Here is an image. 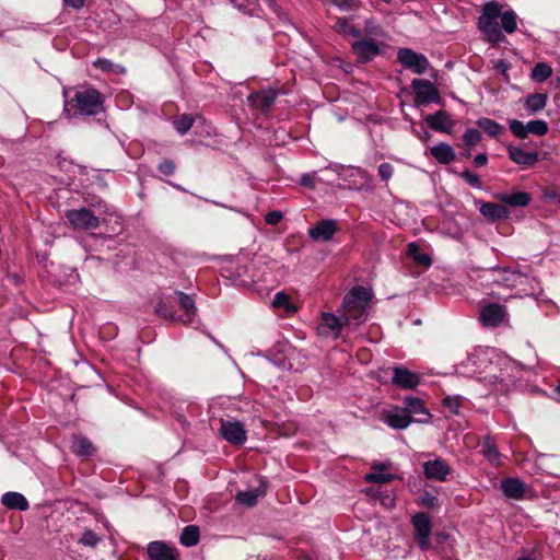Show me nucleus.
<instances>
[{
  "instance_id": "nucleus-5",
  "label": "nucleus",
  "mask_w": 560,
  "mask_h": 560,
  "mask_svg": "<svg viewBox=\"0 0 560 560\" xmlns=\"http://www.w3.org/2000/svg\"><path fill=\"white\" fill-rule=\"evenodd\" d=\"M411 88L415 91L416 106L420 107L428 105L429 103H442L440 92L431 81L425 79H413Z\"/></svg>"
},
{
  "instance_id": "nucleus-53",
  "label": "nucleus",
  "mask_w": 560,
  "mask_h": 560,
  "mask_svg": "<svg viewBox=\"0 0 560 560\" xmlns=\"http://www.w3.org/2000/svg\"><path fill=\"white\" fill-rule=\"evenodd\" d=\"M300 184L304 187L315 188V185H316L315 174H303L300 178Z\"/></svg>"
},
{
  "instance_id": "nucleus-46",
  "label": "nucleus",
  "mask_w": 560,
  "mask_h": 560,
  "mask_svg": "<svg viewBox=\"0 0 560 560\" xmlns=\"http://www.w3.org/2000/svg\"><path fill=\"white\" fill-rule=\"evenodd\" d=\"M463 139L467 147H474L480 141L481 133L479 130L470 128L465 131Z\"/></svg>"
},
{
  "instance_id": "nucleus-12",
  "label": "nucleus",
  "mask_w": 560,
  "mask_h": 560,
  "mask_svg": "<svg viewBox=\"0 0 560 560\" xmlns=\"http://www.w3.org/2000/svg\"><path fill=\"white\" fill-rule=\"evenodd\" d=\"M508 153L510 160L524 170L535 166L539 161V153L537 151H525L512 144L508 147Z\"/></svg>"
},
{
  "instance_id": "nucleus-8",
  "label": "nucleus",
  "mask_w": 560,
  "mask_h": 560,
  "mask_svg": "<svg viewBox=\"0 0 560 560\" xmlns=\"http://www.w3.org/2000/svg\"><path fill=\"white\" fill-rule=\"evenodd\" d=\"M66 218L74 229L95 230L100 226V219L88 208L68 210Z\"/></svg>"
},
{
  "instance_id": "nucleus-64",
  "label": "nucleus",
  "mask_w": 560,
  "mask_h": 560,
  "mask_svg": "<svg viewBox=\"0 0 560 560\" xmlns=\"http://www.w3.org/2000/svg\"><path fill=\"white\" fill-rule=\"evenodd\" d=\"M465 366H466V364H465V362H463V363H460V365H459L458 368H459V369H463V368H465Z\"/></svg>"
},
{
  "instance_id": "nucleus-16",
  "label": "nucleus",
  "mask_w": 560,
  "mask_h": 560,
  "mask_svg": "<svg viewBox=\"0 0 560 560\" xmlns=\"http://www.w3.org/2000/svg\"><path fill=\"white\" fill-rule=\"evenodd\" d=\"M383 422L395 430L407 429L413 419L402 409L394 408L383 413Z\"/></svg>"
},
{
  "instance_id": "nucleus-62",
  "label": "nucleus",
  "mask_w": 560,
  "mask_h": 560,
  "mask_svg": "<svg viewBox=\"0 0 560 560\" xmlns=\"http://www.w3.org/2000/svg\"><path fill=\"white\" fill-rule=\"evenodd\" d=\"M555 393L560 397V383L556 386Z\"/></svg>"
},
{
  "instance_id": "nucleus-61",
  "label": "nucleus",
  "mask_w": 560,
  "mask_h": 560,
  "mask_svg": "<svg viewBox=\"0 0 560 560\" xmlns=\"http://www.w3.org/2000/svg\"><path fill=\"white\" fill-rule=\"evenodd\" d=\"M515 560H534L530 556H521Z\"/></svg>"
},
{
  "instance_id": "nucleus-63",
  "label": "nucleus",
  "mask_w": 560,
  "mask_h": 560,
  "mask_svg": "<svg viewBox=\"0 0 560 560\" xmlns=\"http://www.w3.org/2000/svg\"><path fill=\"white\" fill-rule=\"evenodd\" d=\"M362 177H368V173L365 171L359 170Z\"/></svg>"
},
{
  "instance_id": "nucleus-38",
  "label": "nucleus",
  "mask_w": 560,
  "mask_h": 560,
  "mask_svg": "<svg viewBox=\"0 0 560 560\" xmlns=\"http://www.w3.org/2000/svg\"><path fill=\"white\" fill-rule=\"evenodd\" d=\"M174 127L179 135H185L192 127L194 117L189 114H182L174 119Z\"/></svg>"
},
{
  "instance_id": "nucleus-24",
  "label": "nucleus",
  "mask_w": 560,
  "mask_h": 560,
  "mask_svg": "<svg viewBox=\"0 0 560 560\" xmlns=\"http://www.w3.org/2000/svg\"><path fill=\"white\" fill-rule=\"evenodd\" d=\"M389 467L390 464H373L372 471L366 474L364 477L365 481L370 483H387L397 479L396 475L385 472Z\"/></svg>"
},
{
  "instance_id": "nucleus-49",
  "label": "nucleus",
  "mask_w": 560,
  "mask_h": 560,
  "mask_svg": "<svg viewBox=\"0 0 560 560\" xmlns=\"http://www.w3.org/2000/svg\"><path fill=\"white\" fill-rule=\"evenodd\" d=\"M331 3L341 11H350L359 7L358 0H331Z\"/></svg>"
},
{
  "instance_id": "nucleus-31",
  "label": "nucleus",
  "mask_w": 560,
  "mask_h": 560,
  "mask_svg": "<svg viewBox=\"0 0 560 560\" xmlns=\"http://www.w3.org/2000/svg\"><path fill=\"white\" fill-rule=\"evenodd\" d=\"M547 100V94L534 93L525 97L524 105L529 113L535 114L537 112L542 110L546 107Z\"/></svg>"
},
{
  "instance_id": "nucleus-51",
  "label": "nucleus",
  "mask_w": 560,
  "mask_h": 560,
  "mask_svg": "<svg viewBox=\"0 0 560 560\" xmlns=\"http://www.w3.org/2000/svg\"><path fill=\"white\" fill-rule=\"evenodd\" d=\"M283 219V214L281 211L275 210L270 211L265 215L266 223L270 225H277Z\"/></svg>"
},
{
  "instance_id": "nucleus-59",
  "label": "nucleus",
  "mask_w": 560,
  "mask_h": 560,
  "mask_svg": "<svg viewBox=\"0 0 560 560\" xmlns=\"http://www.w3.org/2000/svg\"><path fill=\"white\" fill-rule=\"evenodd\" d=\"M544 196L546 199H555L557 197V192L551 190V191H544Z\"/></svg>"
},
{
  "instance_id": "nucleus-35",
  "label": "nucleus",
  "mask_w": 560,
  "mask_h": 560,
  "mask_svg": "<svg viewBox=\"0 0 560 560\" xmlns=\"http://www.w3.org/2000/svg\"><path fill=\"white\" fill-rule=\"evenodd\" d=\"M93 66L104 72H113V73H117V74H122L126 72V69L122 66L116 65L105 58H97L93 62Z\"/></svg>"
},
{
  "instance_id": "nucleus-26",
  "label": "nucleus",
  "mask_w": 560,
  "mask_h": 560,
  "mask_svg": "<svg viewBox=\"0 0 560 560\" xmlns=\"http://www.w3.org/2000/svg\"><path fill=\"white\" fill-rule=\"evenodd\" d=\"M480 452L486 457V459L492 465H499L501 459V454L498 451L494 439L487 434L483 440L480 442Z\"/></svg>"
},
{
  "instance_id": "nucleus-47",
  "label": "nucleus",
  "mask_w": 560,
  "mask_h": 560,
  "mask_svg": "<svg viewBox=\"0 0 560 560\" xmlns=\"http://www.w3.org/2000/svg\"><path fill=\"white\" fill-rule=\"evenodd\" d=\"M418 504L425 508H435L439 504V499L436 495H433L429 492H424L423 494L419 495Z\"/></svg>"
},
{
  "instance_id": "nucleus-32",
  "label": "nucleus",
  "mask_w": 560,
  "mask_h": 560,
  "mask_svg": "<svg viewBox=\"0 0 560 560\" xmlns=\"http://www.w3.org/2000/svg\"><path fill=\"white\" fill-rule=\"evenodd\" d=\"M272 306L275 308H283L288 314H293L298 311L295 304L291 301L290 295L285 292H277L272 300Z\"/></svg>"
},
{
  "instance_id": "nucleus-23",
  "label": "nucleus",
  "mask_w": 560,
  "mask_h": 560,
  "mask_svg": "<svg viewBox=\"0 0 560 560\" xmlns=\"http://www.w3.org/2000/svg\"><path fill=\"white\" fill-rule=\"evenodd\" d=\"M419 376L402 368H395L393 370V383L401 388H415L419 384Z\"/></svg>"
},
{
  "instance_id": "nucleus-18",
  "label": "nucleus",
  "mask_w": 560,
  "mask_h": 560,
  "mask_svg": "<svg viewBox=\"0 0 560 560\" xmlns=\"http://www.w3.org/2000/svg\"><path fill=\"white\" fill-rule=\"evenodd\" d=\"M494 198L503 206L525 208L532 201V196L526 191H502L494 194Z\"/></svg>"
},
{
  "instance_id": "nucleus-3",
  "label": "nucleus",
  "mask_w": 560,
  "mask_h": 560,
  "mask_svg": "<svg viewBox=\"0 0 560 560\" xmlns=\"http://www.w3.org/2000/svg\"><path fill=\"white\" fill-rule=\"evenodd\" d=\"M492 281L505 288H520V295H535L539 291V283L525 273L505 268H492L490 270Z\"/></svg>"
},
{
  "instance_id": "nucleus-21",
  "label": "nucleus",
  "mask_w": 560,
  "mask_h": 560,
  "mask_svg": "<svg viewBox=\"0 0 560 560\" xmlns=\"http://www.w3.org/2000/svg\"><path fill=\"white\" fill-rule=\"evenodd\" d=\"M178 304L184 311L183 316H177V320L184 324H190L197 315V307L191 295H188L182 291H175Z\"/></svg>"
},
{
  "instance_id": "nucleus-58",
  "label": "nucleus",
  "mask_w": 560,
  "mask_h": 560,
  "mask_svg": "<svg viewBox=\"0 0 560 560\" xmlns=\"http://www.w3.org/2000/svg\"><path fill=\"white\" fill-rule=\"evenodd\" d=\"M495 68L500 70L502 73H505L508 70V65L503 60H499L495 65Z\"/></svg>"
},
{
  "instance_id": "nucleus-43",
  "label": "nucleus",
  "mask_w": 560,
  "mask_h": 560,
  "mask_svg": "<svg viewBox=\"0 0 560 560\" xmlns=\"http://www.w3.org/2000/svg\"><path fill=\"white\" fill-rule=\"evenodd\" d=\"M100 541L101 537L91 529H85L79 539V544L91 548H94Z\"/></svg>"
},
{
  "instance_id": "nucleus-2",
  "label": "nucleus",
  "mask_w": 560,
  "mask_h": 560,
  "mask_svg": "<svg viewBox=\"0 0 560 560\" xmlns=\"http://www.w3.org/2000/svg\"><path fill=\"white\" fill-rule=\"evenodd\" d=\"M372 299L371 291L364 287H354L346 294L342 303V317L347 326H359L368 317V307Z\"/></svg>"
},
{
  "instance_id": "nucleus-60",
  "label": "nucleus",
  "mask_w": 560,
  "mask_h": 560,
  "mask_svg": "<svg viewBox=\"0 0 560 560\" xmlns=\"http://www.w3.org/2000/svg\"><path fill=\"white\" fill-rule=\"evenodd\" d=\"M476 357H477V354H475V353H474V354H470V355L467 358V363H472V364H475V363H476V362H475V358H476Z\"/></svg>"
},
{
  "instance_id": "nucleus-33",
  "label": "nucleus",
  "mask_w": 560,
  "mask_h": 560,
  "mask_svg": "<svg viewBox=\"0 0 560 560\" xmlns=\"http://www.w3.org/2000/svg\"><path fill=\"white\" fill-rule=\"evenodd\" d=\"M182 545L186 547H192L199 541V528L195 525L186 526L179 537Z\"/></svg>"
},
{
  "instance_id": "nucleus-56",
  "label": "nucleus",
  "mask_w": 560,
  "mask_h": 560,
  "mask_svg": "<svg viewBox=\"0 0 560 560\" xmlns=\"http://www.w3.org/2000/svg\"><path fill=\"white\" fill-rule=\"evenodd\" d=\"M85 0H63L65 4L75 10L81 9L84 5Z\"/></svg>"
},
{
  "instance_id": "nucleus-30",
  "label": "nucleus",
  "mask_w": 560,
  "mask_h": 560,
  "mask_svg": "<svg viewBox=\"0 0 560 560\" xmlns=\"http://www.w3.org/2000/svg\"><path fill=\"white\" fill-rule=\"evenodd\" d=\"M431 155L441 164H450L455 159L453 148L445 143H439L430 149Z\"/></svg>"
},
{
  "instance_id": "nucleus-54",
  "label": "nucleus",
  "mask_w": 560,
  "mask_h": 560,
  "mask_svg": "<svg viewBox=\"0 0 560 560\" xmlns=\"http://www.w3.org/2000/svg\"><path fill=\"white\" fill-rule=\"evenodd\" d=\"M415 261L418 262L421 266L429 267L432 264V259L428 254L424 253H418L413 257Z\"/></svg>"
},
{
  "instance_id": "nucleus-29",
  "label": "nucleus",
  "mask_w": 560,
  "mask_h": 560,
  "mask_svg": "<svg viewBox=\"0 0 560 560\" xmlns=\"http://www.w3.org/2000/svg\"><path fill=\"white\" fill-rule=\"evenodd\" d=\"M71 451L80 457L88 458L92 456L94 447L88 438L74 435L71 443Z\"/></svg>"
},
{
  "instance_id": "nucleus-10",
  "label": "nucleus",
  "mask_w": 560,
  "mask_h": 560,
  "mask_svg": "<svg viewBox=\"0 0 560 560\" xmlns=\"http://www.w3.org/2000/svg\"><path fill=\"white\" fill-rule=\"evenodd\" d=\"M351 47L358 61L362 63L373 60L382 52L380 43L374 38L358 39Z\"/></svg>"
},
{
  "instance_id": "nucleus-19",
  "label": "nucleus",
  "mask_w": 560,
  "mask_h": 560,
  "mask_svg": "<svg viewBox=\"0 0 560 560\" xmlns=\"http://www.w3.org/2000/svg\"><path fill=\"white\" fill-rule=\"evenodd\" d=\"M404 402H405V406H406L405 411L410 417H411V415L421 416L418 419H413V422H418V423H428V422H430V420L432 418V415L428 411V409L425 408L423 401L420 398L413 397V396H407L404 399Z\"/></svg>"
},
{
  "instance_id": "nucleus-15",
  "label": "nucleus",
  "mask_w": 560,
  "mask_h": 560,
  "mask_svg": "<svg viewBox=\"0 0 560 560\" xmlns=\"http://www.w3.org/2000/svg\"><path fill=\"white\" fill-rule=\"evenodd\" d=\"M423 472L428 479L444 481L451 474V468L444 459L435 458L423 464Z\"/></svg>"
},
{
  "instance_id": "nucleus-7",
  "label": "nucleus",
  "mask_w": 560,
  "mask_h": 560,
  "mask_svg": "<svg viewBox=\"0 0 560 560\" xmlns=\"http://www.w3.org/2000/svg\"><path fill=\"white\" fill-rule=\"evenodd\" d=\"M397 60L416 74L425 73L430 65L424 55L418 54L410 48H400L397 52Z\"/></svg>"
},
{
  "instance_id": "nucleus-22",
  "label": "nucleus",
  "mask_w": 560,
  "mask_h": 560,
  "mask_svg": "<svg viewBox=\"0 0 560 560\" xmlns=\"http://www.w3.org/2000/svg\"><path fill=\"white\" fill-rule=\"evenodd\" d=\"M343 326L347 325L343 323L342 315L336 316L331 313H323L318 329L322 334H331L335 337H338Z\"/></svg>"
},
{
  "instance_id": "nucleus-36",
  "label": "nucleus",
  "mask_w": 560,
  "mask_h": 560,
  "mask_svg": "<svg viewBox=\"0 0 560 560\" xmlns=\"http://www.w3.org/2000/svg\"><path fill=\"white\" fill-rule=\"evenodd\" d=\"M262 494H264V491H259V490L241 491L236 494V501L240 504H243L246 506H253L256 504L258 498Z\"/></svg>"
},
{
  "instance_id": "nucleus-13",
  "label": "nucleus",
  "mask_w": 560,
  "mask_h": 560,
  "mask_svg": "<svg viewBox=\"0 0 560 560\" xmlns=\"http://www.w3.org/2000/svg\"><path fill=\"white\" fill-rule=\"evenodd\" d=\"M337 232V221L325 219L308 230V235L313 241L328 242Z\"/></svg>"
},
{
  "instance_id": "nucleus-14",
  "label": "nucleus",
  "mask_w": 560,
  "mask_h": 560,
  "mask_svg": "<svg viewBox=\"0 0 560 560\" xmlns=\"http://www.w3.org/2000/svg\"><path fill=\"white\" fill-rule=\"evenodd\" d=\"M480 213L490 222L508 219L510 211L503 205H498L489 201L475 200Z\"/></svg>"
},
{
  "instance_id": "nucleus-28",
  "label": "nucleus",
  "mask_w": 560,
  "mask_h": 560,
  "mask_svg": "<svg viewBox=\"0 0 560 560\" xmlns=\"http://www.w3.org/2000/svg\"><path fill=\"white\" fill-rule=\"evenodd\" d=\"M1 503L10 510L26 511L28 509L26 498L19 492H5L1 498Z\"/></svg>"
},
{
  "instance_id": "nucleus-17",
  "label": "nucleus",
  "mask_w": 560,
  "mask_h": 560,
  "mask_svg": "<svg viewBox=\"0 0 560 560\" xmlns=\"http://www.w3.org/2000/svg\"><path fill=\"white\" fill-rule=\"evenodd\" d=\"M425 121L432 130L444 133H451L454 127V121L452 120L451 115L442 109L428 115L425 117Z\"/></svg>"
},
{
  "instance_id": "nucleus-9",
  "label": "nucleus",
  "mask_w": 560,
  "mask_h": 560,
  "mask_svg": "<svg viewBox=\"0 0 560 560\" xmlns=\"http://www.w3.org/2000/svg\"><path fill=\"white\" fill-rule=\"evenodd\" d=\"M220 435L233 445H243L247 440V432L240 421L220 420Z\"/></svg>"
},
{
  "instance_id": "nucleus-48",
  "label": "nucleus",
  "mask_w": 560,
  "mask_h": 560,
  "mask_svg": "<svg viewBox=\"0 0 560 560\" xmlns=\"http://www.w3.org/2000/svg\"><path fill=\"white\" fill-rule=\"evenodd\" d=\"M462 177L466 180V183L468 185H470L471 187L474 188H478L480 189L481 188V180H480V177L479 175L470 172L469 170H465L463 173H462Z\"/></svg>"
},
{
  "instance_id": "nucleus-6",
  "label": "nucleus",
  "mask_w": 560,
  "mask_h": 560,
  "mask_svg": "<svg viewBox=\"0 0 560 560\" xmlns=\"http://www.w3.org/2000/svg\"><path fill=\"white\" fill-rule=\"evenodd\" d=\"M411 524L415 529V539L421 550L425 551L430 548V536L432 533V523L428 514L418 512L411 517Z\"/></svg>"
},
{
  "instance_id": "nucleus-37",
  "label": "nucleus",
  "mask_w": 560,
  "mask_h": 560,
  "mask_svg": "<svg viewBox=\"0 0 560 560\" xmlns=\"http://www.w3.org/2000/svg\"><path fill=\"white\" fill-rule=\"evenodd\" d=\"M552 74L551 67L546 62L537 63L532 70V78L537 82H545Z\"/></svg>"
},
{
  "instance_id": "nucleus-20",
  "label": "nucleus",
  "mask_w": 560,
  "mask_h": 560,
  "mask_svg": "<svg viewBox=\"0 0 560 560\" xmlns=\"http://www.w3.org/2000/svg\"><path fill=\"white\" fill-rule=\"evenodd\" d=\"M277 96H278L277 90L267 89V90H261V91L252 93L248 96V102H249L250 106L266 112L273 105Z\"/></svg>"
},
{
  "instance_id": "nucleus-55",
  "label": "nucleus",
  "mask_w": 560,
  "mask_h": 560,
  "mask_svg": "<svg viewBox=\"0 0 560 560\" xmlns=\"http://www.w3.org/2000/svg\"><path fill=\"white\" fill-rule=\"evenodd\" d=\"M488 162V158L486 153H479L474 159V164L476 167H481L486 165Z\"/></svg>"
},
{
  "instance_id": "nucleus-45",
  "label": "nucleus",
  "mask_w": 560,
  "mask_h": 560,
  "mask_svg": "<svg viewBox=\"0 0 560 560\" xmlns=\"http://www.w3.org/2000/svg\"><path fill=\"white\" fill-rule=\"evenodd\" d=\"M510 130L520 139H525L527 137L526 125L521 120L512 119L510 121Z\"/></svg>"
},
{
  "instance_id": "nucleus-40",
  "label": "nucleus",
  "mask_w": 560,
  "mask_h": 560,
  "mask_svg": "<svg viewBox=\"0 0 560 560\" xmlns=\"http://www.w3.org/2000/svg\"><path fill=\"white\" fill-rule=\"evenodd\" d=\"M363 32L368 36L386 38V32L374 20H366L364 23Z\"/></svg>"
},
{
  "instance_id": "nucleus-27",
  "label": "nucleus",
  "mask_w": 560,
  "mask_h": 560,
  "mask_svg": "<svg viewBox=\"0 0 560 560\" xmlns=\"http://www.w3.org/2000/svg\"><path fill=\"white\" fill-rule=\"evenodd\" d=\"M148 556L150 560H175L173 549L161 541H152L149 544Z\"/></svg>"
},
{
  "instance_id": "nucleus-52",
  "label": "nucleus",
  "mask_w": 560,
  "mask_h": 560,
  "mask_svg": "<svg viewBox=\"0 0 560 560\" xmlns=\"http://www.w3.org/2000/svg\"><path fill=\"white\" fill-rule=\"evenodd\" d=\"M159 171L164 175H172L175 172V164L171 160H165L160 163Z\"/></svg>"
},
{
  "instance_id": "nucleus-57",
  "label": "nucleus",
  "mask_w": 560,
  "mask_h": 560,
  "mask_svg": "<svg viewBox=\"0 0 560 560\" xmlns=\"http://www.w3.org/2000/svg\"><path fill=\"white\" fill-rule=\"evenodd\" d=\"M418 253H419L418 245L416 243H410L408 245V255L413 258L415 255L418 254Z\"/></svg>"
},
{
  "instance_id": "nucleus-25",
  "label": "nucleus",
  "mask_w": 560,
  "mask_h": 560,
  "mask_svg": "<svg viewBox=\"0 0 560 560\" xmlns=\"http://www.w3.org/2000/svg\"><path fill=\"white\" fill-rule=\"evenodd\" d=\"M500 488L511 499H521L525 493V483L517 478L503 479Z\"/></svg>"
},
{
  "instance_id": "nucleus-39",
  "label": "nucleus",
  "mask_w": 560,
  "mask_h": 560,
  "mask_svg": "<svg viewBox=\"0 0 560 560\" xmlns=\"http://www.w3.org/2000/svg\"><path fill=\"white\" fill-rule=\"evenodd\" d=\"M334 28L343 35L353 36L359 38L361 32L354 26L350 25L346 19L337 18Z\"/></svg>"
},
{
  "instance_id": "nucleus-1",
  "label": "nucleus",
  "mask_w": 560,
  "mask_h": 560,
  "mask_svg": "<svg viewBox=\"0 0 560 560\" xmlns=\"http://www.w3.org/2000/svg\"><path fill=\"white\" fill-rule=\"evenodd\" d=\"M478 26L489 43L498 45L505 40L501 28L509 34L516 30V14L513 11H503L500 3L490 1L482 7Z\"/></svg>"
},
{
  "instance_id": "nucleus-11",
  "label": "nucleus",
  "mask_w": 560,
  "mask_h": 560,
  "mask_svg": "<svg viewBox=\"0 0 560 560\" xmlns=\"http://www.w3.org/2000/svg\"><path fill=\"white\" fill-rule=\"evenodd\" d=\"M506 315L505 308L497 303H488L480 311L479 319L486 327H498Z\"/></svg>"
},
{
  "instance_id": "nucleus-4",
  "label": "nucleus",
  "mask_w": 560,
  "mask_h": 560,
  "mask_svg": "<svg viewBox=\"0 0 560 560\" xmlns=\"http://www.w3.org/2000/svg\"><path fill=\"white\" fill-rule=\"evenodd\" d=\"M69 104L81 115H97L103 110L101 94L93 88L77 91Z\"/></svg>"
},
{
  "instance_id": "nucleus-44",
  "label": "nucleus",
  "mask_w": 560,
  "mask_h": 560,
  "mask_svg": "<svg viewBox=\"0 0 560 560\" xmlns=\"http://www.w3.org/2000/svg\"><path fill=\"white\" fill-rule=\"evenodd\" d=\"M155 313L163 318L177 320L176 313L164 301L160 300L155 305Z\"/></svg>"
},
{
  "instance_id": "nucleus-34",
  "label": "nucleus",
  "mask_w": 560,
  "mask_h": 560,
  "mask_svg": "<svg viewBox=\"0 0 560 560\" xmlns=\"http://www.w3.org/2000/svg\"><path fill=\"white\" fill-rule=\"evenodd\" d=\"M477 125L490 137L499 136L504 129L502 125L487 117L479 118Z\"/></svg>"
},
{
  "instance_id": "nucleus-41",
  "label": "nucleus",
  "mask_w": 560,
  "mask_h": 560,
  "mask_svg": "<svg viewBox=\"0 0 560 560\" xmlns=\"http://www.w3.org/2000/svg\"><path fill=\"white\" fill-rule=\"evenodd\" d=\"M527 135L533 133L536 136H544L548 131V125L545 120L537 119L530 120L526 124Z\"/></svg>"
},
{
  "instance_id": "nucleus-50",
  "label": "nucleus",
  "mask_w": 560,
  "mask_h": 560,
  "mask_svg": "<svg viewBox=\"0 0 560 560\" xmlns=\"http://www.w3.org/2000/svg\"><path fill=\"white\" fill-rule=\"evenodd\" d=\"M394 174V167L390 163H382L378 166V175L382 180L388 182Z\"/></svg>"
},
{
  "instance_id": "nucleus-42",
  "label": "nucleus",
  "mask_w": 560,
  "mask_h": 560,
  "mask_svg": "<svg viewBox=\"0 0 560 560\" xmlns=\"http://www.w3.org/2000/svg\"><path fill=\"white\" fill-rule=\"evenodd\" d=\"M464 398L459 395L446 396L443 399V405L448 408L453 415L459 413V408L463 405Z\"/></svg>"
}]
</instances>
